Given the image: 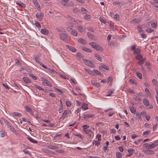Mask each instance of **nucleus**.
Wrapping results in <instances>:
<instances>
[{"mask_svg": "<svg viewBox=\"0 0 158 158\" xmlns=\"http://www.w3.org/2000/svg\"><path fill=\"white\" fill-rule=\"evenodd\" d=\"M143 102L144 105L148 106V107H146L148 109H152L153 108V106L152 105H149V102L148 99H143Z\"/></svg>", "mask_w": 158, "mask_h": 158, "instance_id": "nucleus-7", "label": "nucleus"}, {"mask_svg": "<svg viewBox=\"0 0 158 158\" xmlns=\"http://www.w3.org/2000/svg\"><path fill=\"white\" fill-rule=\"evenodd\" d=\"M47 69H48L49 72L51 73H55L56 72L55 70H52L50 68H47Z\"/></svg>", "mask_w": 158, "mask_h": 158, "instance_id": "nucleus-59", "label": "nucleus"}, {"mask_svg": "<svg viewBox=\"0 0 158 158\" xmlns=\"http://www.w3.org/2000/svg\"><path fill=\"white\" fill-rule=\"evenodd\" d=\"M27 139L31 142L32 143H37V141L34 140V139L30 137H27Z\"/></svg>", "mask_w": 158, "mask_h": 158, "instance_id": "nucleus-35", "label": "nucleus"}, {"mask_svg": "<svg viewBox=\"0 0 158 158\" xmlns=\"http://www.w3.org/2000/svg\"><path fill=\"white\" fill-rule=\"evenodd\" d=\"M2 120H3V121L7 125V127L10 124V123L8 121L6 120L4 118H2Z\"/></svg>", "mask_w": 158, "mask_h": 158, "instance_id": "nucleus-45", "label": "nucleus"}, {"mask_svg": "<svg viewBox=\"0 0 158 158\" xmlns=\"http://www.w3.org/2000/svg\"><path fill=\"white\" fill-rule=\"evenodd\" d=\"M146 154L148 155H152L154 154V152L152 150H146L144 152Z\"/></svg>", "mask_w": 158, "mask_h": 158, "instance_id": "nucleus-14", "label": "nucleus"}, {"mask_svg": "<svg viewBox=\"0 0 158 158\" xmlns=\"http://www.w3.org/2000/svg\"><path fill=\"white\" fill-rule=\"evenodd\" d=\"M146 31L149 33H151L154 31L153 29H152L151 27H147L146 29Z\"/></svg>", "mask_w": 158, "mask_h": 158, "instance_id": "nucleus-25", "label": "nucleus"}, {"mask_svg": "<svg viewBox=\"0 0 158 158\" xmlns=\"http://www.w3.org/2000/svg\"><path fill=\"white\" fill-rule=\"evenodd\" d=\"M87 104H86L85 103H84L82 106V108L83 110H85L88 109V107L87 106Z\"/></svg>", "mask_w": 158, "mask_h": 158, "instance_id": "nucleus-26", "label": "nucleus"}, {"mask_svg": "<svg viewBox=\"0 0 158 158\" xmlns=\"http://www.w3.org/2000/svg\"><path fill=\"white\" fill-rule=\"evenodd\" d=\"M33 59L35 60L36 63H40V61L38 60V57L36 56H34L33 57Z\"/></svg>", "mask_w": 158, "mask_h": 158, "instance_id": "nucleus-51", "label": "nucleus"}, {"mask_svg": "<svg viewBox=\"0 0 158 158\" xmlns=\"http://www.w3.org/2000/svg\"><path fill=\"white\" fill-rule=\"evenodd\" d=\"M78 29L81 33H82L85 31V29L81 25H80L78 27Z\"/></svg>", "mask_w": 158, "mask_h": 158, "instance_id": "nucleus-23", "label": "nucleus"}, {"mask_svg": "<svg viewBox=\"0 0 158 158\" xmlns=\"http://www.w3.org/2000/svg\"><path fill=\"white\" fill-rule=\"evenodd\" d=\"M152 82L156 86L158 84L157 81L155 79H153L152 81Z\"/></svg>", "mask_w": 158, "mask_h": 158, "instance_id": "nucleus-54", "label": "nucleus"}, {"mask_svg": "<svg viewBox=\"0 0 158 158\" xmlns=\"http://www.w3.org/2000/svg\"><path fill=\"white\" fill-rule=\"evenodd\" d=\"M119 15H118L117 14H115L114 18L115 20H118V19H119Z\"/></svg>", "mask_w": 158, "mask_h": 158, "instance_id": "nucleus-64", "label": "nucleus"}, {"mask_svg": "<svg viewBox=\"0 0 158 158\" xmlns=\"http://www.w3.org/2000/svg\"><path fill=\"white\" fill-rule=\"evenodd\" d=\"M11 115L13 116H17L18 117H21V114L16 112H14L11 113Z\"/></svg>", "mask_w": 158, "mask_h": 158, "instance_id": "nucleus-19", "label": "nucleus"}, {"mask_svg": "<svg viewBox=\"0 0 158 158\" xmlns=\"http://www.w3.org/2000/svg\"><path fill=\"white\" fill-rule=\"evenodd\" d=\"M93 72L94 73V75L95 76L99 75L100 73L96 69H94L93 70Z\"/></svg>", "mask_w": 158, "mask_h": 158, "instance_id": "nucleus-41", "label": "nucleus"}, {"mask_svg": "<svg viewBox=\"0 0 158 158\" xmlns=\"http://www.w3.org/2000/svg\"><path fill=\"white\" fill-rule=\"evenodd\" d=\"M137 27L138 28V32L140 34H141L142 32L143 31V30L141 29V27L139 26H137Z\"/></svg>", "mask_w": 158, "mask_h": 158, "instance_id": "nucleus-46", "label": "nucleus"}, {"mask_svg": "<svg viewBox=\"0 0 158 158\" xmlns=\"http://www.w3.org/2000/svg\"><path fill=\"white\" fill-rule=\"evenodd\" d=\"M78 42L79 43L83 44H85L86 43V40L85 39L81 38H79L78 39Z\"/></svg>", "mask_w": 158, "mask_h": 158, "instance_id": "nucleus-17", "label": "nucleus"}, {"mask_svg": "<svg viewBox=\"0 0 158 158\" xmlns=\"http://www.w3.org/2000/svg\"><path fill=\"white\" fill-rule=\"evenodd\" d=\"M29 76L35 80H36L37 79L36 77L33 74H30Z\"/></svg>", "mask_w": 158, "mask_h": 158, "instance_id": "nucleus-55", "label": "nucleus"}, {"mask_svg": "<svg viewBox=\"0 0 158 158\" xmlns=\"http://www.w3.org/2000/svg\"><path fill=\"white\" fill-rule=\"evenodd\" d=\"M141 21V19L139 18L135 19L131 21V23H138Z\"/></svg>", "mask_w": 158, "mask_h": 158, "instance_id": "nucleus-24", "label": "nucleus"}, {"mask_svg": "<svg viewBox=\"0 0 158 158\" xmlns=\"http://www.w3.org/2000/svg\"><path fill=\"white\" fill-rule=\"evenodd\" d=\"M130 109L131 112L132 113H135L136 111V108L133 106L130 107Z\"/></svg>", "mask_w": 158, "mask_h": 158, "instance_id": "nucleus-31", "label": "nucleus"}, {"mask_svg": "<svg viewBox=\"0 0 158 158\" xmlns=\"http://www.w3.org/2000/svg\"><path fill=\"white\" fill-rule=\"evenodd\" d=\"M71 111L70 110H64L62 114V116L60 118V120H64L67 117L68 114H69V112L70 113Z\"/></svg>", "mask_w": 158, "mask_h": 158, "instance_id": "nucleus-5", "label": "nucleus"}, {"mask_svg": "<svg viewBox=\"0 0 158 158\" xmlns=\"http://www.w3.org/2000/svg\"><path fill=\"white\" fill-rule=\"evenodd\" d=\"M25 109L27 111L29 112L31 114H33L31 109L29 108L28 106H25Z\"/></svg>", "mask_w": 158, "mask_h": 158, "instance_id": "nucleus-33", "label": "nucleus"}, {"mask_svg": "<svg viewBox=\"0 0 158 158\" xmlns=\"http://www.w3.org/2000/svg\"><path fill=\"white\" fill-rule=\"evenodd\" d=\"M143 146L144 148L147 149H152L151 144L149 143H145L143 144Z\"/></svg>", "mask_w": 158, "mask_h": 158, "instance_id": "nucleus-13", "label": "nucleus"}, {"mask_svg": "<svg viewBox=\"0 0 158 158\" xmlns=\"http://www.w3.org/2000/svg\"><path fill=\"white\" fill-rule=\"evenodd\" d=\"M129 81L131 84H133L135 85H136L137 84L136 82L133 79H130L129 80Z\"/></svg>", "mask_w": 158, "mask_h": 158, "instance_id": "nucleus-58", "label": "nucleus"}, {"mask_svg": "<svg viewBox=\"0 0 158 158\" xmlns=\"http://www.w3.org/2000/svg\"><path fill=\"white\" fill-rule=\"evenodd\" d=\"M82 127L83 128V130L87 129L89 127V126L87 125H84L82 126Z\"/></svg>", "mask_w": 158, "mask_h": 158, "instance_id": "nucleus-62", "label": "nucleus"}, {"mask_svg": "<svg viewBox=\"0 0 158 158\" xmlns=\"http://www.w3.org/2000/svg\"><path fill=\"white\" fill-rule=\"evenodd\" d=\"M82 49L87 52L91 53L92 52V51L90 49L86 47L83 48Z\"/></svg>", "mask_w": 158, "mask_h": 158, "instance_id": "nucleus-27", "label": "nucleus"}, {"mask_svg": "<svg viewBox=\"0 0 158 158\" xmlns=\"http://www.w3.org/2000/svg\"><path fill=\"white\" fill-rule=\"evenodd\" d=\"M66 46L69 49L70 51H72V52H76L77 51V50L73 46L68 45H66Z\"/></svg>", "mask_w": 158, "mask_h": 158, "instance_id": "nucleus-10", "label": "nucleus"}, {"mask_svg": "<svg viewBox=\"0 0 158 158\" xmlns=\"http://www.w3.org/2000/svg\"><path fill=\"white\" fill-rule=\"evenodd\" d=\"M91 83L92 85H95L97 87H98L100 85V83H94L92 81H91Z\"/></svg>", "mask_w": 158, "mask_h": 158, "instance_id": "nucleus-48", "label": "nucleus"}, {"mask_svg": "<svg viewBox=\"0 0 158 158\" xmlns=\"http://www.w3.org/2000/svg\"><path fill=\"white\" fill-rule=\"evenodd\" d=\"M22 70H25L27 72H29V73H30L31 72V70L30 69H28V68H26V67H23V68H22Z\"/></svg>", "mask_w": 158, "mask_h": 158, "instance_id": "nucleus-52", "label": "nucleus"}, {"mask_svg": "<svg viewBox=\"0 0 158 158\" xmlns=\"http://www.w3.org/2000/svg\"><path fill=\"white\" fill-rule=\"evenodd\" d=\"M83 131L84 132H85L86 134H90L92 132V131L88 129H85L83 130Z\"/></svg>", "mask_w": 158, "mask_h": 158, "instance_id": "nucleus-39", "label": "nucleus"}, {"mask_svg": "<svg viewBox=\"0 0 158 158\" xmlns=\"http://www.w3.org/2000/svg\"><path fill=\"white\" fill-rule=\"evenodd\" d=\"M127 152L129 154H131V155H132L135 152V150L133 149L130 148L127 149Z\"/></svg>", "mask_w": 158, "mask_h": 158, "instance_id": "nucleus-21", "label": "nucleus"}, {"mask_svg": "<svg viewBox=\"0 0 158 158\" xmlns=\"http://www.w3.org/2000/svg\"><path fill=\"white\" fill-rule=\"evenodd\" d=\"M151 132V131L150 130H148L145 131L143 132V135H149Z\"/></svg>", "mask_w": 158, "mask_h": 158, "instance_id": "nucleus-49", "label": "nucleus"}, {"mask_svg": "<svg viewBox=\"0 0 158 158\" xmlns=\"http://www.w3.org/2000/svg\"><path fill=\"white\" fill-rule=\"evenodd\" d=\"M44 16V14L42 12L38 13L36 15V16L40 21H41L42 19H43Z\"/></svg>", "mask_w": 158, "mask_h": 158, "instance_id": "nucleus-8", "label": "nucleus"}, {"mask_svg": "<svg viewBox=\"0 0 158 158\" xmlns=\"http://www.w3.org/2000/svg\"><path fill=\"white\" fill-rule=\"evenodd\" d=\"M6 132L4 130L0 131V136L1 137H4L5 136Z\"/></svg>", "mask_w": 158, "mask_h": 158, "instance_id": "nucleus-20", "label": "nucleus"}, {"mask_svg": "<svg viewBox=\"0 0 158 158\" xmlns=\"http://www.w3.org/2000/svg\"><path fill=\"white\" fill-rule=\"evenodd\" d=\"M48 148L50 149H56L58 148L57 146L53 145H50L48 147Z\"/></svg>", "mask_w": 158, "mask_h": 158, "instance_id": "nucleus-42", "label": "nucleus"}, {"mask_svg": "<svg viewBox=\"0 0 158 158\" xmlns=\"http://www.w3.org/2000/svg\"><path fill=\"white\" fill-rule=\"evenodd\" d=\"M35 26L38 28H40L41 27V25H40V23L39 22H38L37 21L35 22Z\"/></svg>", "mask_w": 158, "mask_h": 158, "instance_id": "nucleus-56", "label": "nucleus"}, {"mask_svg": "<svg viewBox=\"0 0 158 158\" xmlns=\"http://www.w3.org/2000/svg\"><path fill=\"white\" fill-rule=\"evenodd\" d=\"M8 127L9 128L10 130L14 134H15L16 133V131L14 127L10 124V125Z\"/></svg>", "mask_w": 158, "mask_h": 158, "instance_id": "nucleus-15", "label": "nucleus"}, {"mask_svg": "<svg viewBox=\"0 0 158 158\" xmlns=\"http://www.w3.org/2000/svg\"><path fill=\"white\" fill-rule=\"evenodd\" d=\"M71 34L73 36H77L78 33L77 31L75 30H72L71 32Z\"/></svg>", "mask_w": 158, "mask_h": 158, "instance_id": "nucleus-22", "label": "nucleus"}, {"mask_svg": "<svg viewBox=\"0 0 158 158\" xmlns=\"http://www.w3.org/2000/svg\"><path fill=\"white\" fill-rule=\"evenodd\" d=\"M150 3L153 6H154L158 8V5H156L157 3H158V0H152L150 2Z\"/></svg>", "mask_w": 158, "mask_h": 158, "instance_id": "nucleus-11", "label": "nucleus"}, {"mask_svg": "<svg viewBox=\"0 0 158 158\" xmlns=\"http://www.w3.org/2000/svg\"><path fill=\"white\" fill-rule=\"evenodd\" d=\"M136 116V118L139 119L140 120H142V118L141 116V115L139 113H137L136 114H135Z\"/></svg>", "mask_w": 158, "mask_h": 158, "instance_id": "nucleus-50", "label": "nucleus"}, {"mask_svg": "<svg viewBox=\"0 0 158 158\" xmlns=\"http://www.w3.org/2000/svg\"><path fill=\"white\" fill-rule=\"evenodd\" d=\"M99 20L101 22H102L104 23H106V21L104 19L102 18H101V17L99 18Z\"/></svg>", "mask_w": 158, "mask_h": 158, "instance_id": "nucleus-63", "label": "nucleus"}, {"mask_svg": "<svg viewBox=\"0 0 158 158\" xmlns=\"http://www.w3.org/2000/svg\"><path fill=\"white\" fill-rule=\"evenodd\" d=\"M143 58L142 56L140 54H137L136 56V59L137 60H141Z\"/></svg>", "mask_w": 158, "mask_h": 158, "instance_id": "nucleus-36", "label": "nucleus"}, {"mask_svg": "<svg viewBox=\"0 0 158 158\" xmlns=\"http://www.w3.org/2000/svg\"><path fill=\"white\" fill-rule=\"evenodd\" d=\"M114 89H111L109 90L108 92V94L106 95V96H110L111 95V94L114 93Z\"/></svg>", "mask_w": 158, "mask_h": 158, "instance_id": "nucleus-32", "label": "nucleus"}, {"mask_svg": "<svg viewBox=\"0 0 158 158\" xmlns=\"http://www.w3.org/2000/svg\"><path fill=\"white\" fill-rule=\"evenodd\" d=\"M158 145V140H156L151 144V148H153Z\"/></svg>", "mask_w": 158, "mask_h": 158, "instance_id": "nucleus-18", "label": "nucleus"}, {"mask_svg": "<svg viewBox=\"0 0 158 158\" xmlns=\"http://www.w3.org/2000/svg\"><path fill=\"white\" fill-rule=\"evenodd\" d=\"M88 36L91 39H94V37H95V36L92 35L91 33L88 32L87 33Z\"/></svg>", "mask_w": 158, "mask_h": 158, "instance_id": "nucleus-34", "label": "nucleus"}, {"mask_svg": "<svg viewBox=\"0 0 158 158\" xmlns=\"http://www.w3.org/2000/svg\"><path fill=\"white\" fill-rule=\"evenodd\" d=\"M84 18L86 19H90V15L88 14H86L84 16Z\"/></svg>", "mask_w": 158, "mask_h": 158, "instance_id": "nucleus-60", "label": "nucleus"}, {"mask_svg": "<svg viewBox=\"0 0 158 158\" xmlns=\"http://www.w3.org/2000/svg\"><path fill=\"white\" fill-rule=\"evenodd\" d=\"M41 32L42 34L46 35L48 33V31L45 28L42 29L41 30Z\"/></svg>", "mask_w": 158, "mask_h": 158, "instance_id": "nucleus-12", "label": "nucleus"}, {"mask_svg": "<svg viewBox=\"0 0 158 158\" xmlns=\"http://www.w3.org/2000/svg\"><path fill=\"white\" fill-rule=\"evenodd\" d=\"M152 27L153 28H155L157 26V23L156 22H154L151 24Z\"/></svg>", "mask_w": 158, "mask_h": 158, "instance_id": "nucleus-53", "label": "nucleus"}, {"mask_svg": "<svg viewBox=\"0 0 158 158\" xmlns=\"http://www.w3.org/2000/svg\"><path fill=\"white\" fill-rule=\"evenodd\" d=\"M103 69L106 70H108L109 69V67L105 65H103L101 66V68Z\"/></svg>", "mask_w": 158, "mask_h": 158, "instance_id": "nucleus-40", "label": "nucleus"}, {"mask_svg": "<svg viewBox=\"0 0 158 158\" xmlns=\"http://www.w3.org/2000/svg\"><path fill=\"white\" fill-rule=\"evenodd\" d=\"M90 45L93 48L98 52H102L103 50L102 47L95 42H91L89 43Z\"/></svg>", "mask_w": 158, "mask_h": 158, "instance_id": "nucleus-1", "label": "nucleus"}, {"mask_svg": "<svg viewBox=\"0 0 158 158\" xmlns=\"http://www.w3.org/2000/svg\"><path fill=\"white\" fill-rule=\"evenodd\" d=\"M140 50L139 48H136L134 51L133 53L135 54H138L140 52Z\"/></svg>", "mask_w": 158, "mask_h": 158, "instance_id": "nucleus-38", "label": "nucleus"}, {"mask_svg": "<svg viewBox=\"0 0 158 158\" xmlns=\"http://www.w3.org/2000/svg\"><path fill=\"white\" fill-rule=\"evenodd\" d=\"M41 80L43 81L42 84L44 85L48 86L50 87H52V85L51 83L46 78H41Z\"/></svg>", "mask_w": 158, "mask_h": 158, "instance_id": "nucleus-3", "label": "nucleus"}, {"mask_svg": "<svg viewBox=\"0 0 158 158\" xmlns=\"http://www.w3.org/2000/svg\"><path fill=\"white\" fill-rule=\"evenodd\" d=\"M94 116L93 114H85L83 115L82 118L85 120H87L89 117H93Z\"/></svg>", "mask_w": 158, "mask_h": 158, "instance_id": "nucleus-9", "label": "nucleus"}, {"mask_svg": "<svg viewBox=\"0 0 158 158\" xmlns=\"http://www.w3.org/2000/svg\"><path fill=\"white\" fill-rule=\"evenodd\" d=\"M117 158H122V154L119 152H117L116 153Z\"/></svg>", "mask_w": 158, "mask_h": 158, "instance_id": "nucleus-44", "label": "nucleus"}, {"mask_svg": "<svg viewBox=\"0 0 158 158\" xmlns=\"http://www.w3.org/2000/svg\"><path fill=\"white\" fill-rule=\"evenodd\" d=\"M69 0H61V3L64 7L67 8L70 6H73V3L72 2H68Z\"/></svg>", "mask_w": 158, "mask_h": 158, "instance_id": "nucleus-2", "label": "nucleus"}, {"mask_svg": "<svg viewBox=\"0 0 158 158\" xmlns=\"http://www.w3.org/2000/svg\"><path fill=\"white\" fill-rule=\"evenodd\" d=\"M92 143L93 144H94L95 143V145L97 146H98L100 144V143L99 142V141H96V140H95V141L94 140L93 142Z\"/></svg>", "mask_w": 158, "mask_h": 158, "instance_id": "nucleus-47", "label": "nucleus"}, {"mask_svg": "<svg viewBox=\"0 0 158 158\" xmlns=\"http://www.w3.org/2000/svg\"><path fill=\"white\" fill-rule=\"evenodd\" d=\"M33 2L35 6L38 8L39 7H40V5L37 0H33Z\"/></svg>", "mask_w": 158, "mask_h": 158, "instance_id": "nucleus-28", "label": "nucleus"}, {"mask_svg": "<svg viewBox=\"0 0 158 158\" xmlns=\"http://www.w3.org/2000/svg\"><path fill=\"white\" fill-rule=\"evenodd\" d=\"M82 61L86 65L92 68L94 67V65L91 61L84 59H82Z\"/></svg>", "mask_w": 158, "mask_h": 158, "instance_id": "nucleus-4", "label": "nucleus"}, {"mask_svg": "<svg viewBox=\"0 0 158 158\" xmlns=\"http://www.w3.org/2000/svg\"><path fill=\"white\" fill-rule=\"evenodd\" d=\"M144 63V62L142 60H139L138 62V64L141 66Z\"/></svg>", "mask_w": 158, "mask_h": 158, "instance_id": "nucleus-57", "label": "nucleus"}, {"mask_svg": "<svg viewBox=\"0 0 158 158\" xmlns=\"http://www.w3.org/2000/svg\"><path fill=\"white\" fill-rule=\"evenodd\" d=\"M136 75L138 77L139 79H141L142 78V74L139 73L138 72H137L136 73Z\"/></svg>", "mask_w": 158, "mask_h": 158, "instance_id": "nucleus-43", "label": "nucleus"}, {"mask_svg": "<svg viewBox=\"0 0 158 158\" xmlns=\"http://www.w3.org/2000/svg\"><path fill=\"white\" fill-rule=\"evenodd\" d=\"M23 80L26 83H30L31 82L30 79L27 77H24L23 78Z\"/></svg>", "mask_w": 158, "mask_h": 158, "instance_id": "nucleus-16", "label": "nucleus"}, {"mask_svg": "<svg viewBox=\"0 0 158 158\" xmlns=\"http://www.w3.org/2000/svg\"><path fill=\"white\" fill-rule=\"evenodd\" d=\"M142 141V139H138L137 140L135 141L134 143L136 145H139L140 144V143Z\"/></svg>", "mask_w": 158, "mask_h": 158, "instance_id": "nucleus-37", "label": "nucleus"}, {"mask_svg": "<svg viewBox=\"0 0 158 158\" xmlns=\"http://www.w3.org/2000/svg\"><path fill=\"white\" fill-rule=\"evenodd\" d=\"M16 4L19 5L21 7H25V4L20 1H18L16 2Z\"/></svg>", "mask_w": 158, "mask_h": 158, "instance_id": "nucleus-30", "label": "nucleus"}, {"mask_svg": "<svg viewBox=\"0 0 158 158\" xmlns=\"http://www.w3.org/2000/svg\"><path fill=\"white\" fill-rule=\"evenodd\" d=\"M145 92L147 95H149L150 94V91L148 89L146 88H145Z\"/></svg>", "mask_w": 158, "mask_h": 158, "instance_id": "nucleus-61", "label": "nucleus"}, {"mask_svg": "<svg viewBox=\"0 0 158 158\" xmlns=\"http://www.w3.org/2000/svg\"><path fill=\"white\" fill-rule=\"evenodd\" d=\"M95 57V58L98 60V61H102V58L98 54H95L94 55Z\"/></svg>", "mask_w": 158, "mask_h": 158, "instance_id": "nucleus-29", "label": "nucleus"}, {"mask_svg": "<svg viewBox=\"0 0 158 158\" xmlns=\"http://www.w3.org/2000/svg\"><path fill=\"white\" fill-rule=\"evenodd\" d=\"M67 35L66 33H60V39L64 42L67 41Z\"/></svg>", "mask_w": 158, "mask_h": 158, "instance_id": "nucleus-6", "label": "nucleus"}]
</instances>
